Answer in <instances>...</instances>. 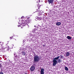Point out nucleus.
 <instances>
[{
	"label": "nucleus",
	"mask_w": 74,
	"mask_h": 74,
	"mask_svg": "<svg viewBox=\"0 0 74 74\" xmlns=\"http://www.w3.org/2000/svg\"><path fill=\"white\" fill-rule=\"evenodd\" d=\"M61 58H63V56H61V57H60Z\"/></svg>",
	"instance_id": "obj_25"
},
{
	"label": "nucleus",
	"mask_w": 74,
	"mask_h": 74,
	"mask_svg": "<svg viewBox=\"0 0 74 74\" xmlns=\"http://www.w3.org/2000/svg\"><path fill=\"white\" fill-rule=\"evenodd\" d=\"M65 69L66 71H69V69H68V68L67 67H65Z\"/></svg>",
	"instance_id": "obj_16"
},
{
	"label": "nucleus",
	"mask_w": 74,
	"mask_h": 74,
	"mask_svg": "<svg viewBox=\"0 0 74 74\" xmlns=\"http://www.w3.org/2000/svg\"><path fill=\"white\" fill-rule=\"evenodd\" d=\"M57 62H58V63H60V62H61V60H60V59H58L57 60Z\"/></svg>",
	"instance_id": "obj_15"
},
{
	"label": "nucleus",
	"mask_w": 74,
	"mask_h": 74,
	"mask_svg": "<svg viewBox=\"0 0 74 74\" xmlns=\"http://www.w3.org/2000/svg\"><path fill=\"white\" fill-rule=\"evenodd\" d=\"M43 47H45V45H43Z\"/></svg>",
	"instance_id": "obj_27"
},
{
	"label": "nucleus",
	"mask_w": 74,
	"mask_h": 74,
	"mask_svg": "<svg viewBox=\"0 0 74 74\" xmlns=\"http://www.w3.org/2000/svg\"><path fill=\"white\" fill-rule=\"evenodd\" d=\"M24 74H27V73H25Z\"/></svg>",
	"instance_id": "obj_29"
},
{
	"label": "nucleus",
	"mask_w": 74,
	"mask_h": 74,
	"mask_svg": "<svg viewBox=\"0 0 74 74\" xmlns=\"http://www.w3.org/2000/svg\"><path fill=\"white\" fill-rule=\"evenodd\" d=\"M0 44L1 45L2 47L0 46V50L3 52H4V49L3 48V43L2 42H0Z\"/></svg>",
	"instance_id": "obj_5"
},
{
	"label": "nucleus",
	"mask_w": 74,
	"mask_h": 74,
	"mask_svg": "<svg viewBox=\"0 0 74 74\" xmlns=\"http://www.w3.org/2000/svg\"><path fill=\"white\" fill-rule=\"evenodd\" d=\"M40 2V0H39V3Z\"/></svg>",
	"instance_id": "obj_28"
},
{
	"label": "nucleus",
	"mask_w": 74,
	"mask_h": 74,
	"mask_svg": "<svg viewBox=\"0 0 74 74\" xmlns=\"http://www.w3.org/2000/svg\"><path fill=\"white\" fill-rule=\"evenodd\" d=\"M0 74H4V73L3 72H1L0 73Z\"/></svg>",
	"instance_id": "obj_23"
},
{
	"label": "nucleus",
	"mask_w": 74,
	"mask_h": 74,
	"mask_svg": "<svg viewBox=\"0 0 74 74\" xmlns=\"http://www.w3.org/2000/svg\"><path fill=\"white\" fill-rule=\"evenodd\" d=\"M1 64H0V67H1Z\"/></svg>",
	"instance_id": "obj_26"
},
{
	"label": "nucleus",
	"mask_w": 74,
	"mask_h": 74,
	"mask_svg": "<svg viewBox=\"0 0 74 74\" xmlns=\"http://www.w3.org/2000/svg\"><path fill=\"white\" fill-rule=\"evenodd\" d=\"M67 38L68 40H71L72 38V37L69 36H67Z\"/></svg>",
	"instance_id": "obj_11"
},
{
	"label": "nucleus",
	"mask_w": 74,
	"mask_h": 74,
	"mask_svg": "<svg viewBox=\"0 0 74 74\" xmlns=\"http://www.w3.org/2000/svg\"><path fill=\"white\" fill-rule=\"evenodd\" d=\"M13 38V36H12L11 37H10V38L11 40V39H12V38Z\"/></svg>",
	"instance_id": "obj_20"
},
{
	"label": "nucleus",
	"mask_w": 74,
	"mask_h": 74,
	"mask_svg": "<svg viewBox=\"0 0 74 74\" xmlns=\"http://www.w3.org/2000/svg\"><path fill=\"white\" fill-rule=\"evenodd\" d=\"M24 18H25V17H24V16H22L21 17V19H24Z\"/></svg>",
	"instance_id": "obj_19"
},
{
	"label": "nucleus",
	"mask_w": 74,
	"mask_h": 74,
	"mask_svg": "<svg viewBox=\"0 0 74 74\" xmlns=\"http://www.w3.org/2000/svg\"><path fill=\"white\" fill-rule=\"evenodd\" d=\"M59 58H60V56H58L57 57H56L55 58H53V66H55L56 65V64H58V62L56 60H58Z\"/></svg>",
	"instance_id": "obj_1"
},
{
	"label": "nucleus",
	"mask_w": 74,
	"mask_h": 74,
	"mask_svg": "<svg viewBox=\"0 0 74 74\" xmlns=\"http://www.w3.org/2000/svg\"><path fill=\"white\" fill-rule=\"evenodd\" d=\"M8 50H9V49H8V47H6L4 49V52L5 51H8Z\"/></svg>",
	"instance_id": "obj_8"
},
{
	"label": "nucleus",
	"mask_w": 74,
	"mask_h": 74,
	"mask_svg": "<svg viewBox=\"0 0 74 74\" xmlns=\"http://www.w3.org/2000/svg\"><path fill=\"white\" fill-rule=\"evenodd\" d=\"M20 26L22 28H23L25 26H26V25L24 24H23L21 25Z\"/></svg>",
	"instance_id": "obj_9"
},
{
	"label": "nucleus",
	"mask_w": 74,
	"mask_h": 74,
	"mask_svg": "<svg viewBox=\"0 0 74 74\" xmlns=\"http://www.w3.org/2000/svg\"><path fill=\"white\" fill-rule=\"evenodd\" d=\"M22 21H23L22 22L23 24H24L25 25H27L29 24V21L28 20H26V19L24 20L23 19Z\"/></svg>",
	"instance_id": "obj_4"
},
{
	"label": "nucleus",
	"mask_w": 74,
	"mask_h": 74,
	"mask_svg": "<svg viewBox=\"0 0 74 74\" xmlns=\"http://www.w3.org/2000/svg\"><path fill=\"white\" fill-rule=\"evenodd\" d=\"M28 26V28H29V27H30V26H29V25H25V26Z\"/></svg>",
	"instance_id": "obj_21"
},
{
	"label": "nucleus",
	"mask_w": 74,
	"mask_h": 74,
	"mask_svg": "<svg viewBox=\"0 0 74 74\" xmlns=\"http://www.w3.org/2000/svg\"><path fill=\"white\" fill-rule=\"evenodd\" d=\"M13 41H16V39H14L13 40Z\"/></svg>",
	"instance_id": "obj_22"
},
{
	"label": "nucleus",
	"mask_w": 74,
	"mask_h": 74,
	"mask_svg": "<svg viewBox=\"0 0 74 74\" xmlns=\"http://www.w3.org/2000/svg\"><path fill=\"white\" fill-rule=\"evenodd\" d=\"M70 55V53L69 52H67L66 53V56H69Z\"/></svg>",
	"instance_id": "obj_13"
},
{
	"label": "nucleus",
	"mask_w": 74,
	"mask_h": 74,
	"mask_svg": "<svg viewBox=\"0 0 74 74\" xmlns=\"http://www.w3.org/2000/svg\"><path fill=\"white\" fill-rule=\"evenodd\" d=\"M40 60V56L37 55L35 56H34V62H39Z\"/></svg>",
	"instance_id": "obj_2"
},
{
	"label": "nucleus",
	"mask_w": 74,
	"mask_h": 74,
	"mask_svg": "<svg viewBox=\"0 0 74 74\" xmlns=\"http://www.w3.org/2000/svg\"><path fill=\"white\" fill-rule=\"evenodd\" d=\"M61 25V23H56V25L57 26H59V25Z\"/></svg>",
	"instance_id": "obj_14"
},
{
	"label": "nucleus",
	"mask_w": 74,
	"mask_h": 74,
	"mask_svg": "<svg viewBox=\"0 0 74 74\" xmlns=\"http://www.w3.org/2000/svg\"><path fill=\"white\" fill-rule=\"evenodd\" d=\"M35 69V67L34 66H31V67L30 68V70L31 71H34Z\"/></svg>",
	"instance_id": "obj_6"
},
{
	"label": "nucleus",
	"mask_w": 74,
	"mask_h": 74,
	"mask_svg": "<svg viewBox=\"0 0 74 74\" xmlns=\"http://www.w3.org/2000/svg\"><path fill=\"white\" fill-rule=\"evenodd\" d=\"M40 74H44V71H40Z\"/></svg>",
	"instance_id": "obj_18"
},
{
	"label": "nucleus",
	"mask_w": 74,
	"mask_h": 74,
	"mask_svg": "<svg viewBox=\"0 0 74 74\" xmlns=\"http://www.w3.org/2000/svg\"><path fill=\"white\" fill-rule=\"evenodd\" d=\"M18 27H19L20 26H21V25H19V24H18V25H17Z\"/></svg>",
	"instance_id": "obj_24"
},
{
	"label": "nucleus",
	"mask_w": 74,
	"mask_h": 74,
	"mask_svg": "<svg viewBox=\"0 0 74 74\" xmlns=\"http://www.w3.org/2000/svg\"><path fill=\"white\" fill-rule=\"evenodd\" d=\"M48 1L49 3H52L53 2V0H48Z\"/></svg>",
	"instance_id": "obj_10"
},
{
	"label": "nucleus",
	"mask_w": 74,
	"mask_h": 74,
	"mask_svg": "<svg viewBox=\"0 0 74 74\" xmlns=\"http://www.w3.org/2000/svg\"><path fill=\"white\" fill-rule=\"evenodd\" d=\"M27 20L28 21H32V18L30 17H27Z\"/></svg>",
	"instance_id": "obj_12"
},
{
	"label": "nucleus",
	"mask_w": 74,
	"mask_h": 74,
	"mask_svg": "<svg viewBox=\"0 0 74 74\" xmlns=\"http://www.w3.org/2000/svg\"><path fill=\"white\" fill-rule=\"evenodd\" d=\"M40 6H37L36 7V11L35 12H37V11H38L39 12V13L40 14H42V13H43L44 12L42 11V10H40Z\"/></svg>",
	"instance_id": "obj_3"
},
{
	"label": "nucleus",
	"mask_w": 74,
	"mask_h": 74,
	"mask_svg": "<svg viewBox=\"0 0 74 74\" xmlns=\"http://www.w3.org/2000/svg\"><path fill=\"white\" fill-rule=\"evenodd\" d=\"M21 53L22 55L23 56H25V55H26V52L25 51H22Z\"/></svg>",
	"instance_id": "obj_7"
},
{
	"label": "nucleus",
	"mask_w": 74,
	"mask_h": 74,
	"mask_svg": "<svg viewBox=\"0 0 74 74\" xmlns=\"http://www.w3.org/2000/svg\"><path fill=\"white\" fill-rule=\"evenodd\" d=\"M40 71H44V69L43 68L41 69Z\"/></svg>",
	"instance_id": "obj_17"
}]
</instances>
